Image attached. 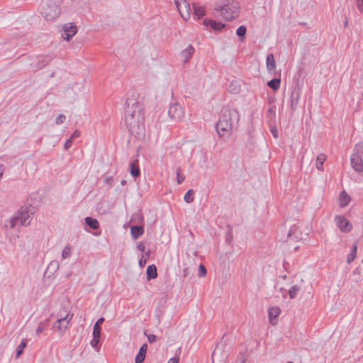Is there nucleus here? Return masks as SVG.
<instances>
[{
    "label": "nucleus",
    "instance_id": "680f3d73",
    "mask_svg": "<svg viewBox=\"0 0 363 363\" xmlns=\"http://www.w3.org/2000/svg\"><path fill=\"white\" fill-rule=\"evenodd\" d=\"M287 363H294L293 362H288Z\"/></svg>",
    "mask_w": 363,
    "mask_h": 363
},
{
    "label": "nucleus",
    "instance_id": "b1692460",
    "mask_svg": "<svg viewBox=\"0 0 363 363\" xmlns=\"http://www.w3.org/2000/svg\"><path fill=\"white\" fill-rule=\"evenodd\" d=\"M281 313V309L279 307L274 306L269 308L268 318H277Z\"/></svg>",
    "mask_w": 363,
    "mask_h": 363
},
{
    "label": "nucleus",
    "instance_id": "f704fd0d",
    "mask_svg": "<svg viewBox=\"0 0 363 363\" xmlns=\"http://www.w3.org/2000/svg\"><path fill=\"white\" fill-rule=\"evenodd\" d=\"M185 179V177L183 174H181V168L178 167L177 169V182L179 184H182Z\"/></svg>",
    "mask_w": 363,
    "mask_h": 363
},
{
    "label": "nucleus",
    "instance_id": "58836bf2",
    "mask_svg": "<svg viewBox=\"0 0 363 363\" xmlns=\"http://www.w3.org/2000/svg\"><path fill=\"white\" fill-rule=\"evenodd\" d=\"M101 335H98L97 337L93 336V339L91 340L90 344L93 347H96L100 340Z\"/></svg>",
    "mask_w": 363,
    "mask_h": 363
},
{
    "label": "nucleus",
    "instance_id": "052dcab7",
    "mask_svg": "<svg viewBox=\"0 0 363 363\" xmlns=\"http://www.w3.org/2000/svg\"><path fill=\"white\" fill-rule=\"evenodd\" d=\"M142 264H143V262H142V260H140V264L142 265Z\"/></svg>",
    "mask_w": 363,
    "mask_h": 363
},
{
    "label": "nucleus",
    "instance_id": "f8f14e48",
    "mask_svg": "<svg viewBox=\"0 0 363 363\" xmlns=\"http://www.w3.org/2000/svg\"><path fill=\"white\" fill-rule=\"evenodd\" d=\"M70 320L71 319H57V320L53 323V330L57 331L60 334L64 333L69 326Z\"/></svg>",
    "mask_w": 363,
    "mask_h": 363
},
{
    "label": "nucleus",
    "instance_id": "ea45409f",
    "mask_svg": "<svg viewBox=\"0 0 363 363\" xmlns=\"http://www.w3.org/2000/svg\"><path fill=\"white\" fill-rule=\"evenodd\" d=\"M145 335H147V340H148V342L150 343H154L157 341V337L155 335H152V334H150V335H147L146 334V332H145Z\"/></svg>",
    "mask_w": 363,
    "mask_h": 363
},
{
    "label": "nucleus",
    "instance_id": "1a4fd4ad",
    "mask_svg": "<svg viewBox=\"0 0 363 363\" xmlns=\"http://www.w3.org/2000/svg\"><path fill=\"white\" fill-rule=\"evenodd\" d=\"M60 33L62 38L69 41L77 33V28L73 23H67L62 26Z\"/></svg>",
    "mask_w": 363,
    "mask_h": 363
},
{
    "label": "nucleus",
    "instance_id": "f257e3e1",
    "mask_svg": "<svg viewBox=\"0 0 363 363\" xmlns=\"http://www.w3.org/2000/svg\"><path fill=\"white\" fill-rule=\"evenodd\" d=\"M125 111V123L131 135L138 139L145 136L144 115L139 104L133 101H127Z\"/></svg>",
    "mask_w": 363,
    "mask_h": 363
},
{
    "label": "nucleus",
    "instance_id": "3c124183",
    "mask_svg": "<svg viewBox=\"0 0 363 363\" xmlns=\"http://www.w3.org/2000/svg\"><path fill=\"white\" fill-rule=\"evenodd\" d=\"M296 229V228L295 226H294L293 228H291V229L289 231L288 233V236L289 237H291L292 233H294V230Z\"/></svg>",
    "mask_w": 363,
    "mask_h": 363
},
{
    "label": "nucleus",
    "instance_id": "c03bdc74",
    "mask_svg": "<svg viewBox=\"0 0 363 363\" xmlns=\"http://www.w3.org/2000/svg\"><path fill=\"white\" fill-rule=\"evenodd\" d=\"M79 136H80V131L76 130L74 131V133L72 134V135L70 136L69 138H71L73 140L74 138H77Z\"/></svg>",
    "mask_w": 363,
    "mask_h": 363
},
{
    "label": "nucleus",
    "instance_id": "09e8293b",
    "mask_svg": "<svg viewBox=\"0 0 363 363\" xmlns=\"http://www.w3.org/2000/svg\"><path fill=\"white\" fill-rule=\"evenodd\" d=\"M357 5L359 9L363 12V0H357Z\"/></svg>",
    "mask_w": 363,
    "mask_h": 363
},
{
    "label": "nucleus",
    "instance_id": "603ef678",
    "mask_svg": "<svg viewBox=\"0 0 363 363\" xmlns=\"http://www.w3.org/2000/svg\"><path fill=\"white\" fill-rule=\"evenodd\" d=\"M272 325H275L278 323V319H269Z\"/></svg>",
    "mask_w": 363,
    "mask_h": 363
},
{
    "label": "nucleus",
    "instance_id": "39448f33",
    "mask_svg": "<svg viewBox=\"0 0 363 363\" xmlns=\"http://www.w3.org/2000/svg\"><path fill=\"white\" fill-rule=\"evenodd\" d=\"M41 14L47 21L56 19L60 14V9L52 0H49L43 4Z\"/></svg>",
    "mask_w": 363,
    "mask_h": 363
},
{
    "label": "nucleus",
    "instance_id": "423d86ee",
    "mask_svg": "<svg viewBox=\"0 0 363 363\" xmlns=\"http://www.w3.org/2000/svg\"><path fill=\"white\" fill-rule=\"evenodd\" d=\"M229 354V347L223 344H218L212 354L213 363H225Z\"/></svg>",
    "mask_w": 363,
    "mask_h": 363
},
{
    "label": "nucleus",
    "instance_id": "f03ea898",
    "mask_svg": "<svg viewBox=\"0 0 363 363\" xmlns=\"http://www.w3.org/2000/svg\"><path fill=\"white\" fill-rule=\"evenodd\" d=\"M240 114L235 108H223L216 124V130L220 137L228 138L238 124Z\"/></svg>",
    "mask_w": 363,
    "mask_h": 363
},
{
    "label": "nucleus",
    "instance_id": "7c9ffc66",
    "mask_svg": "<svg viewBox=\"0 0 363 363\" xmlns=\"http://www.w3.org/2000/svg\"><path fill=\"white\" fill-rule=\"evenodd\" d=\"M300 288L297 285L293 286L289 291V294L291 298H294L296 296L297 293L299 291Z\"/></svg>",
    "mask_w": 363,
    "mask_h": 363
},
{
    "label": "nucleus",
    "instance_id": "5701e85b",
    "mask_svg": "<svg viewBox=\"0 0 363 363\" xmlns=\"http://www.w3.org/2000/svg\"><path fill=\"white\" fill-rule=\"evenodd\" d=\"M50 60H51V58L48 56L47 57H45V56L40 57V59L38 60V62L37 64V67L38 69L43 68L50 62Z\"/></svg>",
    "mask_w": 363,
    "mask_h": 363
},
{
    "label": "nucleus",
    "instance_id": "ddd939ff",
    "mask_svg": "<svg viewBox=\"0 0 363 363\" xmlns=\"http://www.w3.org/2000/svg\"><path fill=\"white\" fill-rule=\"evenodd\" d=\"M195 52L194 48L189 45L186 49L182 51L181 57L184 60V62H187L189 60L191 57Z\"/></svg>",
    "mask_w": 363,
    "mask_h": 363
},
{
    "label": "nucleus",
    "instance_id": "6ab92c4d",
    "mask_svg": "<svg viewBox=\"0 0 363 363\" xmlns=\"http://www.w3.org/2000/svg\"><path fill=\"white\" fill-rule=\"evenodd\" d=\"M326 158H327V157L325 154H320L318 155V157L316 158L315 166L318 170H320V171L323 170V164H324V162L326 160Z\"/></svg>",
    "mask_w": 363,
    "mask_h": 363
},
{
    "label": "nucleus",
    "instance_id": "e433bc0d",
    "mask_svg": "<svg viewBox=\"0 0 363 363\" xmlns=\"http://www.w3.org/2000/svg\"><path fill=\"white\" fill-rule=\"evenodd\" d=\"M199 275L200 277H205L206 275V269L203 264H200L199 267Z\"/></svg>",
    "mask_w": 363,
    "mask_h": 363
},
{
    "label": "nucleus",
    "instance_id": "49530a36",
    "mask_svg": "<svg viewBox=\"0 0 363 363\" xmlns=\"http://www.w3.org/2000/svg\"><path fill=\"white\" fill-rule=\"evenodd\" d=\"M60 318H68L69 312L67 311H63L60 313Z\"/></svg>",
    "mask_w": 363,
    "mask_h": 363
},
{
    "label": "nucleus",
    "instance_id": "6e6552de",
    "mask_svg": "<svg viewBox=\"0 0 363 363\" xmlns=\"http://www.w3.org/2000/svg\"><path fill=\"white\" fill-rule=\"evenodd\" d=\"M168 115L172 120L180 121L184 118V113L180 104L172 103L169 105Z\"/></svg>",
    "mask_w": 363,
    "mask_h": 363
},
{
    "label": "nucleus",
    "instance_id": "2f4dec72",
    "mask_svg": "<svg viewBox=\"0 0 363 363\" xmlns=\"http://www.w3.org/2000/svg\"><path fill=\"white\" fill-rule=\"evenodd\" d=\"M72 250L70 246H66L62 252V257L67 259L71 256Z\"/></svg>",
    "mask_w": 363,
    "mask_h": 363
},
{
    "label": "nucleus",
    "instance_id": "2eb2a0df",
    "mask_svg": "<svg viewBox=\"0 0 363 363\" xmlns=\"http://www.w3.org/2000/svg\"><path fill=\"white\" fill-rule=\"evenodd\" d=\"M267 69L269 72H274L276 69V62L273 54H269L266 60Z\"/></svg>",
    "mask_w": 363,
    "mask_h": 363
},
{
    "label": "nucleus",
    "instance_id": "20e7f679",
    "mask_svg": "<svg viewBox=\"0 0 363 363\" xmlns=\"http://www.w3.org/2000/svg\"><path fill=\"white\" fill-rule=\"evenodd\" d=\"M215 10L218 15L227 21H230L238 16L239 5L238 2L232 1L216 8Z\"/></svg>",
    "mask_w": 363,
    "mask_h": 363
},
{
    "label": "nucleus",
    "instance_id": "a19ab883",
    "mask_svg": "<svg viewBox=\"0 0 363 363\" xmlns=\"http://www.w3.org/2000/svg\"><path fill=\"white\" fill-rule=\"evenodd\" d=\"M104 183L111 186L113 184V178L111 177H106L104 179Z\"/></svg>",
    "mask_w": 363,
    "mask_h": 363
},
{
    "label": "nucleus",
    "instance_id": "0eeeda50",
    "mask_svg": "<svg viewBox=\"0 0 363 363\" xmlns=\"http://www.w3.org/2000/svg\"><path fill=\"white\" fill-rule=\"evenodd\" d=\"M334 221L336 226L342 233H347L352 230V224L351 222L342 215L335 216Z\"/></svg>",
    "mask_w": 363,
    "mask_h": 363
},
{
    "label": "nucleus",
    "instance_id": "4c0bfd02",
    "mask_svg": "<svg viewBox=\"0 0 363 363\" xmlns=\"http://www.w3.org/2000/svg\"><path fill=\"white\" fill-rule=\"evenodd\" d=\"M65 119H66V116H65V115H63V114H60V115L57 117V118H56V120H55V123H56V124H57V125L62 124V123H63L65 122Z\"/></svg>",
    "mask_w": 363,
    "mask_h": 363
},
{
    "label": "nucleus",
    "instance_id": "dca6fc26",
    "mask_svg": "<svg viewBox=\"0 0 363 363\" xmlns=\"http://www.w3.org/2000/svg\"><path fill=\"white\" fill-rule=\"evenodd\" d=\"M130 233H131L132 237L134 239H138L139 237H140L143 234L144 230H143V228L140 225H134V226L131 227Z\"/></svg>",
    "mask_w": 363,
    "mask_h": 363
},
{
    "label": "nucleus",
    "instance_id": "4d7b16f0",
    "mask_svg": "<svg viewBox=\"0 0 363 363\" xmlns=\"http://www.w3.org/2000/svg\"><path fill=\"white\" fill-rule=\"evenodd\" d=\"M121 184L122 186H123V185H125L126 184V181L125 180H122L121 182Z\"/></svg>",
    "mask_w": 363,
    "mask_h": 363
},
{
    "label": "nucleus",
    "instance_id": "c85d7f7f",
    "mask_svg": "<svg viewBox=\"0 0 363 363\" xmlns=\"http://www.w3.org/2000/svg\"><path fill=\"white\" fill-rule=\"evenodd\" d=\"M357 247L356 245H353L352 250L350 253L347 256V263H351L356 257L357 255Z\"/></svg>",
    "mask_w": 363,
    "mask_h": 363
},
{
    "label": "nucleus",
    "instance_id": "6e6d98bb",
    "mask_svg": "<svg viewBox=\"0 0 363 363\" xmlns=\"http://www.w3.org/2000/svg\"><path fill=\"white\" fill-rule=\"evenodd\" d=\"M52 264H55V265H56V266H58V263H57V262H54L50 263V264L49 267H50V266H52Z\"/></svg>",
    "mask_w": 363,
    "mask_h": 363
},
{
    "label": "nucleus",
    "instance_id": "a211bd4d",
    "mask_svg": "<svg viewBox=\"0 0 363 363\" xmlns=\"http://www.w3.org/2000/svg\"><path fill=\"white\" fill-rule=\"evenodd\" d=\"M147 278L148 280L155 279L157 276V268L154 264L149 265L147 268Z\"/></svg>",
    "mask_w": 363,
    "mask_h": 363
},
{
    "label": "nucleus",
    "instance_id": "4468645a",
    "mask_svg": "<svg viewBox=\"0 0 363 363\" xmlns=\"http://www.w3.org/2000/svg\"><path fill=\"white\" fill-rule=\"evenodd\" d=\"M203 23L206 26H209L216 30H220L225 27V24L213 20H205Z\"/></svg>",
    "mask_w": 363,
    "mask_h": 363
},
{
    "label": "nucleus",
    "instance_id": "72a5a7b5",
    "mask_svg": "<svg viewBox=\"0 0 363 363\" xmlns=\"http://www.w3.org/2000/svg\"><path fill=\"white\" fill-rule=\"evenodd\" d=\"M246 31V27L245 26H240L237 28L236 34L240 38H244L245 36Z\"/></svg>",
    "mask_w": 363,
    "mask_h": 363
},
{
    "label": "nucleus",
    "instance_id": "a18cd8bd",
    "mask_svg": "<svg viewBox=\"0 0 363 363\" xmlns=\"http://www.w3.org/2000/svg\"><path fill=\"white\" fill-rule=\"evenodd\" d=\"M271 133L275 138H278V130L275 127L271 128Z\"/></svg>",
    "mask_w": 363,
    "mask_h": 363
},
{
    "label": "nucleus",
    "instance_id": "412c9836",
    "mask_svg": "<svg viewBox=\"0 0 363 363\" xmlns=\"http://www.w3.org/2000/svg\"><path fill=\"white\" fill-rule=\"evenodd\" d=\"M350 201V198L349 196L345 192L342 191L339 198V205L340 207L343 208L348 205Z\"/></svg>",
    "mask_w": 363,
    "mask_h": 363
},
{
    "label": "nucleus",
    "instance_id": "13d9d810",
    "mask_svg": "<svg viewBox=\"0 0 363 363\" xmlns=\"http://www.w3.org/2000/svg\"><path fill=\"white\" fill-rule=\"evenodd\" d=\"M186 274H187V269H185L184 270V276H186Z\"/></svg>",
    "mask_w": 363,
    "mask_h": 363
},
{
    "label": "nucleus",
    "instance_id": "4be33fe9",
    "mask_svg": "<svg viewBox=\"0 0 363 363\" xmlns=\"http://www.w3.org/2000/svg\"><path fill=\"white\" fill-rule=\"evenodd\" d=\"M85 223L87 225H89L91 228L96 230L99 228V223L98 220L95 218H92L91 217H86L85 218Z\"/></svg>",
    "mask_w": 363,
    "mask_h": 363
},
{
    "label": "nucleus",
    "instance_id": "bf43d9fd",
    "mask_svg": "<svg viewBox=\"0 0 363 363\" xmlns=\"http://www.w3.org/2000/svg\"><path fill=\"white\" fill-rule=\"evenodd\" d=\"M269 111L270 112H272V111H273L272 108H269Z\"/></svg>",
    "mask_w": 363,
    "mask_h": 363
},
{
    "label": "nucleus",
    "instance_id": "cd10ccee",
    "mask_svg": "<svg viewBox=\"0 0 363 363\" xmlns=\"http://www.w3.org/2000/svg\"><path fill=\"white\" fill-rule=\"evenodd\" d=\"M48 320L49 319H45L39 323L38 327L36 329V334L38 335H39L43 331H44L45 328L48 326Z\"/></svg>",
    "mask_w": 363,
    "mask_h": 363
},
{
    "label": "nucleus",
    "instance_id": "8fccbe9b",
    "mask_svg": "<svg viewBox=\"0 0 363 363\" xmlns=\"http://www.w3.org/2000/svg\"><path fill=\"white\" fill-rule=\"evenodd\" d=\"M233 86H234V84H233V83H232L230 86V91L233 93H237L238 91V89L235 88Z\"/></svg>",
    "mask_w": 363,
    "mask_h": 363
},
{
    "label": "nucleus",
    "instance_id": "393cba45",
    "mask_svg": "<svg viewBox=\"0 0 363 363\" xmlns=\"http://www.w3.org/2000/svg\"><path fill=\"white\" fill-rule=\"evenodd\" d=\"M27 342L25 339H23L16 349V358H18L23 352L24 348L26 347Z\"/></svg>",
    "mask_w": 363,
    "mask_h": 363
},
{
    "label": "nucleus",
    "instance_id": "c9c22d12",
    "mask_svg": "<svg viewBox=\"0 0 363 363\" xmlns=\"http://www.w3.org/2000/svg\"><path fill=\"white\" fill-rule=\"evenodd\" d=\"M145 357V354L144 353H141L138 352V354L135 358V363H142Z\"/></svg>",
    "mask_w": 363,
    "mask_h": 363
},
{
    "label": "nucleus",
    "instance_id": "de8ad7c7",
    "mask_svg": "<svg viewBox=\"0 0 363 363\" xmlns=\"http://www.w3.org/2000/svg\"><path fill=\"white\" fill-rule=\"evenodd\" d=\"M179 357H172V358H170L167 363H179Z\"/></svg>",
    "mask_w": 363,
    "mask_h": 363
},
{
    "label": "nucleus",
    "instance_id": "aec40b11",
    "mask_svg": "<svg viewBox=\"0 0 363 363\" xmlns=\"http://www.w3.org/2000/svg\"><path fill=\"white\" fill-rule=\"evenodd\" d=\"M104 320L105 319H97L94 325L93 336L97 337L99 335H101V325Z\"/></svg>",
    "mask_w": 363,
    "mask_h": 363
},
{
    "label": "nucleus",
    "instance_id": "a878e982",
    "mask_svg": "<svg viewBox=\"0 0 363 363\" xmlns=\"http://www.w3.org/2000/svg\"><path fill=\"white\" fill-rule=\"evenodd\" d=\"M280 79H273L267 82V85L273 90H277L280 86Z\"/></svg>",
    "mask_w": 363,
    "mask_h": 363
},
{
    "label": "nucleus",
    "instance_id": "37998d69",
    "mask_svg": "<svg viewBox=\"0 0 363 363\" xmlns=\"http://www.w3.org/2000/svg\"><path fill=\"white\" fill-rule=\"evenodd\" d=\"M147 345L146 343H144L140 348L139 350V352H141V353H144L145 354H146V352H147Z\"/></svg>",
    "mask_w": 363,
    "mask_h": 363
},
{
    "label": "nucleus",
    "instance_id": "9d476101",
    "mask_svg": "<svg viewBox=\"0 0 363 363\" xmlns=\"http://www.w3.org/2000/svg\"><path fill=\"white\" fill-rule=\"evenodd\" d=\"M176 6L184 20L186 21L190 18L191 10L190 4L186 0L182 1Z\"/></svg>",
    "mask_w": 363,
    "mask_h": 363
},
{
    "label": "nucleus",
    "instance_id": "c756f323",
    "mask_svg": "<svg viewBox=\"0 0 363 363\" xmlns=\"http://www.w3.org/2000/svg\"><path fill=\"white\" fill-rule=\"evenodd\" d=\"M193 195H194V191L192 189H189L184 194V201L188 203H192L194 200Z\"/></svg>",
    "mask_w": 363,
    "mask_h": 363
},
{
    "label": "nucleus",
    "instance_id": "5fc2aeb1",
    "mask_svg": "<svg viewBox=\"0 0 363 363\" xmlns=\"http://www.w3.org/2000/svg\"><path fill=\"white\" fill-rule=\"evenodd\" d=\"M138 248L140 249V250L144 251L145 247L143 245H139Z\"/></svg>",
    "mask_w": 363,
    "mask_h": 363
},
{
    "label": "nucleus",
    "instance_id": "473e14b6",
    "mask_svg": "<svg viewBox=\"0 0 363 363\" xmlns=\"http://www.w3.org/2000/svg\"><path fill=\"white\" fill-rule=\"evenodd\" d=\"M354 153H357L358 155H360L361 157L363 158V142L359 143L355 145Z\"/></svg>",
    "mask_w": 363,
    "mask_h": 363
},
{
    "label": "nucleus",
    "instance_id": "f3484780",
    "mask_svg": "<svg viewBox=\"0 0 363 363\" xmlns=\"http://www.w3.org/2000/svg\"><path fill=\"white\" fill-rule=\"evenodd\" d=\"M130 173L134 177H137L140 175V170L139 169V164H138V160L133 161L130 164Z\"/></svg>",
    "mask_w": 363,
    "mask_h": 363
},
{
    "label": "nucleus",
    "instance_id": "7ed1b4c3",
    "mask_svg": "<svg viewBox=\"0 0 363 363\" xmlns=\"http://www.w3.org/2000/svg\"><path fill=\"white\" fill-rule=\"evenodd\" d=\"M33 213V208L32 207H21L18 211V215L11 218L10 222L11 228H15L18 223L23 226L29 225Z\"/></svg>",
    "mask_w": 363,
    "mask_h": 363
},
{
    "label": "nucleus",
    "instance_id": "79ce46f5",
    "mask_svg": "<svg viewBox=\"0 0 363 363\" xmlns=\"http://www.w3.org/2000/svg\"><path fill=\"white\" fill-rule=\"evenodd\" d=\"M72 140L71 138H69L65 143L64 147L65 150H68L72 145Z\"/></svg>",
    "mask_w": 363,
    "mask_h": 363
},
{
    "label": "nucleus",
    "instance_id": "864d4df0",
    "mask_svg": "<svg viewBox=\"0 0 363 363\" xmlns=\"http://www.w3.org/2000/svg\"><path fill=\"white\" fill-rule=\"evenodd\" d=\"M76 89L79 91H81L83 88V86L82 84L77 83L75 84Z\"/></svg>",
    "mask_w": 363,
    "mask_h": 363
},
{
    "label": "nucleus",
    "instance_id": "bb28decb",
    "mask_svg": "<svg viewBox=\"0 0 363 363\" xmlns=\"http://www.w3.org/2000/svg\"><path fill=\"white\" fill-rule=\"evenodd\" d=\"M194 15L198 18H200L202 16L205 15V10L203 7L196 6V4H194Z\"/></svg>",
    "mask_w": 363,
    "mask_h": 363
},
{
    "label": "nucleus",
    "instance_id": "9b49d317",
    "mask_svg": "<svg viewBox=\"0 0 363 363\" xmlns=\"http://www.w3.org/2000/svg\"><path fill=\"white\" fill-rule=\"evenodd\" d=\"M350 163L352 167L355 172H363V158L360 155L353 153L350 157Z\"/></svg>",
    "mask_w": 363,
    "mask_h": 363
}]
</instances>
